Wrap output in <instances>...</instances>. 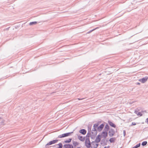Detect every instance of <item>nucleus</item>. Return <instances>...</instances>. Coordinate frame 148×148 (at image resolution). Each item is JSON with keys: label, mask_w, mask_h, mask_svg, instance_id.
Returning <instances> with one entry per match:
<instances>
[{"label": "nucleus", "mask_w": 148, "mask_h": 148, "mask_svg": "<svg viewBox=\"0 0 148 148\" xmlns=\"http://www.w3.org/2000/svg\"><path fill=\"white\" fill-rule=\"evenodd\" d=\"M98 123H96L95 124L93 125V127L95 130H96V128L97 127V130L99 131H101L103 128L104 125L103 124H101L98 127L99 125Z\"/></svg>", "instance_id": "obj_1"}, {"label": "nucleus", "mask_w": 148, "mask_h": 148, "mask_svg": "<svg viewBox=\"0 0 148 148\" xmlns=\"http://www.w3.org/2000/svg\"><path fill=\"white\" fill-rule=\"evenodd\" d=\"M73 132H68L60 135L58 136V137L60 138L66 137L70 136Z\"/></svg>", "instance_id": "obj_2"}, {"label": "nucleus", "mask_w": 148, "mask_h": 148, "mask_svg": "<svg viewBox=\"0 0 148 148\" xmlns=\"http://www.w3.org/2000/svg\"><path fill=\"white\" fill-rule=\"evenodd\" d=\"M85 144L86 146L87 147H90V140L89 139H86L85 141Z\"/></svg>", "instance_id": "obj_3"}, {"label": "nucleus", "mask_w": 148, "mask_h": 148, "mask_svg": "<svg viewBox=\"0 0 148 148\" xmlns=\"http://www.w3.org/2000/svg\"><path fill=\"white\" fill-rule=\"evenodd\" d=\"M91 148H96L98 146V144L96 142H92L90 144Z\"/></svg>", "instance_id": "obj_4"}, {"label": "nucleus", "mask_w": 148, "mask_h": 148, "mask_svg": "<svg viewBox=\"0 0 148 148\" xmlns=\"http://www.w3.org/2000/svg\"><path fill=\"white\" fill-rule=\"evenodd\" d=\"M58 141V140H55L50 141L49 143L47 144V145H49L57 143Z\"/></svg>", "instance_id": "obj_5"}, {"label": "nucleus", "mask_w": 148, "mask_h": 148, "mask_svg": "<svg viewBox=\"0 0 148 148\" xmlns=\"http://www.w3.org/2000/svg\"><path fill=\"white\" fill-rule=\"evenodd\" d=\"M148 78L147 77H145L143 78L142 79H139V81L142 83H144L147 81Z\"/></svg>", "instance_id": "obj_6"}, {"label": "nucleus", "mask_w": 148, "mask_h": 148, "mask_svg": "<svg viewBox=\"0 0 148 148\" xmlns=\"http://www.w3.org/2000/svg\"><path fill=\"white\" fill-rule=\"evenodd\" d=\"M101 135H98L95 139L96 142L97 143L99 142L101 140Z\"/></svg>", "instance_id": "obj_7"}, {"label": "nucleus", "mask_w": 148, "mask_h": 148, "mask_svg": "<svg viewBox=\"0 0 148 148\" xmlns=\"http://www.w3.org/2000/svg\"><path fill=\"white\" fill-rule=\"evenodd\" d=\"M114 134V131L113 130H111L110 131H109V136H113Z\"/></svg>", "instance_id": "obj_8"}, {"label": "nucleus", "mask_w": 148, "mask_h": 148, "mask_svg": "<svg viewBox=\"0 0 148 148\" xmlns=\"http://www.w3.org/2000/svg\"><path fill=\"white\" fill-rule=\"evenodd\" d=\"M65 148H73V146L72 145L66 144L64 146Z\"/></svg>", "instance_id": "obj_9"}, {"label": "nucleus", "mask_w": 148, "mask_h": 148, "mask_svg": "<svg viewBox=\"0 0 148 148\" xmlns=\"http://www.w3.org/2000/svg\"><path fill=\"white\" fill-rule=\"evenodd\" d=\"M79 132L83 135H85L86 133V131L85 129H82L79 131Z\"/></svg>", "instance_id": "obj_10"}, {"label": "nucleus", "mask_w": 148, "mask_h": 148, "mask_svg": "<svg viewBox=\"0 0 148 148\" xmlns=\"http://www.w3.org/2000/svg\"><path fill=\"white\" fill-rule=\"evenodd\" d=\"M78 139L82 141H84L85 140V137L82 136H78Z\"/></svg>", "instance_id": "obj_11"}, {"label": "nucleus", "mask_w": 148, "mask_h": 148, "mask_svg": "<svg viewBox=\"0 0 148 148\" xmlns=\"http://www.w3.org/2000/svg\"><path fill=\"white\" fill-rule=\"evenodd\" d=\"M108 123L110 125V126H111V127H113L114 128L116 127V125L114 123H113L112 122L110 121H108Z\"/></svg>", "instance_id": "obj_12"}, {"label": "nucleus", "mask_w": 148, "mask_h": 148, "mask_svg": "<svg viewBox=\"0 0 148 148\" xmlns=\"http://www.w3.org/2000/svg\"><path fill=\"white\" fill-rule=\"evenodd\" d=\"M108 136L107 132H103L101 133V136L104 138H106Z\"/></svg>", "instance_id": "obj_13"}, {"label": "nucleus", "mask_w": 148, "mask_h": 148, "mask_svg": "<svg viewBox=\"0 0 148 148\" xmlns=\"http://www.w3.org/2000/svg\"><path fill=\"white\" fill-rule=\"evenodd\" d=\"M72 140V138H69L68 139H67L64 141V143H70Z\"/></svg>", "instance_id": "obj_14"}, {"label": "nucleus", "mask_w": 148, "mask_h": 148, "mask_svg": "<svg viewBox=\"0 0 148 148\" xmlns=\"http://www.w3.org/2000/svg\"><path fill=\"white\" fill-rule=\"evenodd\" d=\"M115 139V138H110V139L109 140V141L111 143H113Z\"/></svg>", "instance_id": "obj_15"}, {"label": "nucleus", "mask_w": 148, "mask_h": 148, "mask_svg": "<svg viewBox=\"0 0 148 148\" xmlns=\"http://www.w3.org/2000/svg\"><path fill=\"white\" fill-rule=\"evenodd\" d=\"M147 141H144L142 143V145L143 146H145L147 145Z\"/></svg>", "instance_id": "obj_16"}, {"label": "nucleus", "mask_w": 148, "mask_h": 148, "mask_svg": "<svg viewBox=\"0 0 148 148\" xmlns=\"http://www.w3.org/2000/svg\"><path fill=\"white\" fill-rule=\"evenodd\" d=\"M59 146V148H62V143H60L58 145Z\"/></svg>", "instance_id": "obj_17"}, {"label": "nucleus", "mask_w": 148, "mask_h": 148, "mask_svg": "<svg viewBox=\"0 0 148 148\" xmlns=\"http://www.w3.org/2000/svg\"><path fill=\"white\" fill-rule=\"evenodd\" d=\"M37 23V22H30L29 23V25H32L34 24H36Z\"/></svg>", "instance_id": "obj_18"}, {"label": "nucleus", "mask_w": 148, "mask_h": 148, "mask_svg": "<svg viewBox=\"0 0 148 148\" xmlns=\"http://www.w3.org/2000/svg\"><path fill=\"white\" fill-rule=\"evenodd\" d=\"M137 115H138V116L139 115L140 116H142V114H141V112H139L138 113Z\"/></svg>", "instance_id": "obj_19"}, {"label": "nucleus", "mask_w": 148, "mask_h": 148, "mask_svg": "<svg viewBox=\"0 0 148 148\" xmlns=\"http://www.w3.org/2000/svg\"><path fill=\"white\" fill-rule=\"evenodd\" d=\"M73 145H78V143L76 142H74V143H73Z\"/></svg>", "instance_id": "obj_20"}, {"label": "nucleus", "mask_w": 148, "mask_h": 148, "mask_svg": "<svg viewBox=\"0 0 148 148\" xmlns=\"http://www.w3.org/2000/svg\"><path fill=\"white\" fill-rule=\"evenodd\" d=\"M140 146V144L139 143V144H138L136 146V147L138 148Z\"/></svg>", "instance_id": "obj_21"}, {"label": "nucleus", "mask_w": 148, "mask_h": 148, "mask_svg": "<svg viewBox=\"0 0 148 148\" xmlns=\"http://www.w3.org/2000/svg\"><path fill=\"white\" fill-rule=\"evenodd\" d=\"M136 125V123H135L133 122L132 123L131 126L132 125Z\"/></svg>", "instance_id": "obj_22"}, {"label": "nucleus", "mask_w": 148, "mask_h": 148, "mask_svg": "<svg viewBox=\"0 0 148 148\" xmlns=\"http://www.w3.org/2000/svg\"><path fill=\"white\" fill-rule=\"evenodd\" d=\"M106 128H107V129H109V127L108 125H106Z\"/></svg>", "instance_id": "obj_23"}, {"label": "nucleus", "mask_w": 148, "mask_h": 148, "mask_svg": "<svg viewBox=\"0 0 148 148\" xmlns=\"http://www.w3.org/2000/svg\"><path fill=\"white\" fill-rule=\"evenodd\" d=\"M146 122L148 124V118L146 119Z\"/></svg>", "instance_id": "obj_24"}, {"label": "nucleus", "mask_w": 148, "mask_h": 148, "mask_svg": "<svg viewBox=\"0 0 148 148\" xmlns=\"http://www.w3.org/2000/svg\"><path fill=\"white\" fill-rule=\"evenodd\" d=\"M132 148H137V147H136V146H135L134 147H133Z\"/></svg>", "instance_id": "obj_25"}, {"label": "nucleus", "mask_w": 148, "mask_h": 148, "mask_svg": "<svg viewBox=\"0 0 148 148\" xmlns=\"http://www.w3.org/2000/svg\"><path fill=\"white\" fill-rule=\"evenodd\" d=\"M137 84H138V85H139V84H140V83H137Z\"/></svg>", "instance_id": "obj_26"}, {"label": "nucleus", "mask_w": 148, "mask_h": 148, "mask_svg": "<svg viewBox=\"0 0 148 148\" xmlns=\"http://www.w3.org/2000/svg\"><path fill=\"white\" fill-rule=\"evenodd\" d=\"M95 29H93V30H92L90 32H92V31H93V30H95Z\"/></svg>", "instance_id": "obj_27"}, {"label": "nucleus", "mask_w": 148, "mask_h": 148, "mask_svg": "<svg viewBox=\"0 0 148 148\" xmlns=\"http://www.w3.org/2000/svg\"><path fill=\"white\" fill-rule=\"evenodd\" d=\"M78 99L79 100H80V99Z\"/></svg>", "instance_id": "obj_28"}]
</instances>
